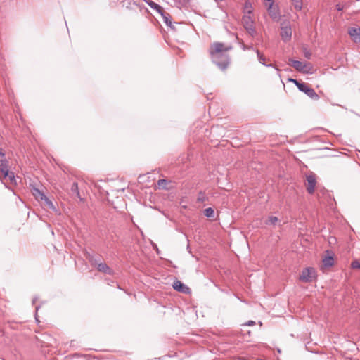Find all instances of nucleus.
Wrapping results in <instances>:
<instances>
[{
	"label": "nucleus",
	"mask_w": 360,
	"mask_h": 360,
	"mask_svg": "<svg viewBox=\"0 0 360 360\" xmlns=\"http://www.w3.org/2000/svg\"><path fill=\"white\" fill-rule=\"evenodd\" d=\"M335 7H336V9H337L338 11H342V10H343V6H342V5H341V4H337V5L335 6Z\"/></svg>",
	"instance_id": "nucleus-32"
},
{
	"label": "nucleus",
	"mask_w": 360,
	"mask_h": 360,
	"mask_svg": "<svg viewBox=\"0 0 360 360\" xmlns=\"http://www.w3.org/2000/svg\"><path fill=\"white\" fill-rule=\"evenodd\" d=\"M289 61L290 62L291 65L298 72H302V70H303V63L299 60H296L294 59H289Z\"/></svg>",
	"instance_id": "nucleus-15"
},
{
	"label": "nucleus",
	"mask_w": 360,
	"mask_h": 360,
	"mask_svg": "<svg viewBox=\"0 0 360 360\" xmlns=\"http://www.w3.org/2000/svg\"><path fill=\"white\" fill-rule=\"evenodd\" d=\"M315 278L316 271L311 267L304 269L300 276V280L305 283L311 282Z\"/></svg>",
	"instance_id": "nucleus-4"
},
{
	"label": "nucleus",
	"mask_w": 360,
	"mask_h": 360,
	"mask_svg": "<svg viewBox=\"0 0 360 360\" xmlns=\"http://www.w3.org/2000/svg\"><path fill=\"white\" fill-rule=\"evenodd\" d=\"M303 54H304V56L307 59H310L311 57V53L307 49H304Z\"/></svg>",
	"instance_id": "nucleus-29"
},
{
	"label": "nucleus",
	"mask_w": 360,
	"mask_h": 360,
	"mask_svg": "<svg viewBox=\"0 0 360 360\" xmlns=\"http://www.w3.org/2000/svg\"><path fill=\"white\" fill-rule=\"evenodd\" d=\"M241 48L243 51H246V50H255L252 47V46H246L244 44H242L241 45Z\"/></svg>",
	"instance_id": "nucleus-31"
},
{
	"label": "nucleus",
	"mask_w": 360,
	"mask_h": 360,
	"mask_svg": "<svg viewBox=\"0 0 360 360\" xmlns=\"http://www.w3.org/2000/svg\"><path fill=\"white\" fill-rule=\"evenodd\" d=\"M295 9L300 11L302 8V0H290Z\"/></svg>",
	"instance_id": "nucleus-22"
},
{
	"label": "nucleus",
	"mask_w": 360,
	"mask_h": 360,
	"mask_svg": "<svg viewBox=\"0 0 360 360\" xmlns=\"http://www.w3.org/2000/svg\"><path fill=\"white\" fill-rule=\"evenodd\" d=\"M204 214H205L207 217H214V211L213 208H212V207H208V208L205 209V210H204Z\"/></svg>",
	"instance_id": "nucleus-24"
},
{
	"label": "nucleus",
	"mask_w": 360,
	"mask_h": 360,
	"mask_svg": "<svg viewBox=\"0 0 360 360\" xmlns=\"http://www.w3.org/2000/svg\"><path fill=\"white\" fill-rule=\"evenodd\" d=\"M181 207L184 209H186L187 206L186 205H181Z\"/></svg>",
	"instance_id": "nucleus-38"
},
{
	"label": "nucleus",
	"mask_w": 360,
	"mask_h": 360,
	"mask_svg": "<svg viewBox=\"0 0 360 360\" xmlns=\"http://www.w3.org/2000/svg\"><path fill=\"white\" fill-rule=\"evenodd\" d=\"M97 269L100 272H103L108 275L113 274V271L105 263L101 262L98 264Z\"/></svg>",
	"instance_id": "nucleus-10"
},
{
	"label": "nucleus",
	"mask_w": 360,
	"mask_h": 360,
	"mask_svg": "<svg viewBox=\"0 0 360 360\" xmlns=\"http://www.w3.org/2000/svg\"><path fill=\"white\" fill-rule=\"evenodd\" d=\"M167 181L166 179H160L158 181V186L159 188H166Z\"/></svg>",
	"instance_id": "nucleus-26"
},
{
	"label": "nucleus",
	"mask_w": 360,
	"mask_h": 360,
	"mask_svg": "<svg viewBox=\"0 0 360 360\" xmlns=\"http://www.w3.org/2000/svg\"><path fill=\"white\" fill-rule=\"evenodd\" d=\"M160 14L162 15L165 23L167 26L171 27L172 29H174V25L172 23V19H171L170 15L168 13H166L164 11L162 13H160Z\"/></svg>",
	"instance_id": "nucleus-13"
},
{
	"label": "nucleus",
	"mask_w": 360,
	"mask_h": 360,
	"mask_svg": "<svg viewBox=\"0 0 360 360\" xmlns=\"http://www.w3.org/2000/svg\"><path fill=\"white\" fill-rule=\"evenodd\" d=\"M11 172H9V170H5L4 172H3L2 174H4V177L5 179L7 178V176L10 174Z\"/></svg>",
	"instance_id": "nucleus-33"
},
{
	"label": "nucleus",
	"mask_w": 360,
	"mask_h": 360,
	"mask_svg": "<svg viewBox=\"0 0 360 360\" xmlns=\"http://www.w3.org/2000/svg\"><path fill=\"white\" fill-rule=\"evenodd\" d=\"M307 191L309 193L312 194L314 192V188L316 184V176L314 174H310L307 176Z\"/></svg>",
	"instance_id": "nucleus-7"
},
{
	"label": "nucleus",
	"mask_w": 360,
	"mask_h": 360,
	"mask_svg": "<svg viewBox=\"0 0 360 360\" xmlns=\"http://www.w3.org/2000/svg\"><path fill=\"white\" fill-rule=\"evenodd\" d=\"M278 221V217H274V216H270L269 218H268V220L266 221V224H272V225H275L276 223Z\"/></svg>",
	"instance_id": "nucleus-25"
},
{
	"label": "nucleus",
	"mask_w": 360,
	"mask_h": 360,
	"mask_svg": "<svg viewBox=\"0 0 360 360\" xmlns=\"http://www.w3.org/2000/svg\"><path fill=\"white\" fill-rule=\"evenodd\" d=\"M298 89L307 94L309 98L313 100H318L319 98V95L316 93L314 89L309 87V86L305 83H302L298 86Z\"/></svg>",
	"instance_id": "nucleus-6"
},
{
	"label": "nucleus",
	"mask_w": 360,
	"mask_h": 360,
	"mask_svg": "<svg viewBox=\"0 0 360 360\" xmlns=\"http://www.w3.org/2000/svg\"><path fill=\"white\" fill-rule=\"evenodd\" d=\"M44 206H46L47 208L53 210V212H57V209L56 206L53 205L52 200L49 199L46 195H45V198L41 200Z\"/></svg>",
	"instance_id": "nucleus-12"
},
{
	"label": "nucleus",
	"mask_w": 360,
	"mask_h": 360,
	"mask_svg": "<svg viewBox=\"0 0 360 360\" xmlns=\"http://www.w3.org/2000/svg\"><path fill=\"white\" fill-rule=\"evenodd\" d=\"M322 262L325 267H330L334 264L333 257L331 255H326L323 258Z\"/></svg>",
	"instance_id": "nucleus-16"
},
{
	"label": "nucleus",
	"mask_w": 360,
	"mask_h": 360,
	"mask_svg": "<svg viewBox=\"0 0 360 360\" xmlns=\"http://www.w3.org/2000/svg\"><path fill=\"white\" fill-rule=\"evenodd\" d=\"M231 46H224L223 43H214L210 50V53L213 63L221 70L227 68L230 63L229 56L226 51L231 49Z\"/></svg>",
	"instance_id": "nucleus-1"
},
{
	"label": "nucleus",
	"mask_w": 360,
	"mask_h": 360,
	"mask_svg": "<svg viewBox=\"0 0 360 360\" xmlns=\"http://www.w3.org/2000/svg\"><path fill=\"white\" fill-rule=\"evenodd\" d=\"M0 162L1 173L4 172L5 170H8V161L6 158L1 159Z\"/></svg>",
	"instance_id": "nucleus-21"
},
{
	"label": "nucleus",
	"mask_w": 360,
	"mask_h": 360,
	"mask_svg": "<svg viewBox=\"0 0 360 360\" xmlns=\"http://www.w3.org/2000/svg\"><path fill=\"white\" fill-rule=\"evenodd\" d=\"M153 247L157 250V252L158 253L159 250H158V247H157V245L154 244V245H153Z\"/></svg>",
	"instance_id": "nucleus-37"
},
{
	"label": "nucleus",
	"mask_w": 360,
	"mask_h": 360,
	"mask_svg": "<svg viewBox=\"0 0 360 360\" xmlns=\"http://www.w3.org/2000/svg\"><path fill=\"white\" fill-rule=\"evenodd\" d=\"M256 53H257V58H258V60L259 62L262 64L264 66H266V67H272L273 65L272 64H266L265 63V58L264 56L259 52V51L258 49H255V50Z\"/></svg>",
	"instance_id": "nucleus-18"
},
{
	"label": "nucleus",
	"mask_w": 360,
	"mask_h": 360,
	"mask_svg": "<svg viewBox=\"0 0 360 360\" xmlns=\"http://www.w3.org/2000/svg\"><path fill=\"white\" fill-rule=\"evenodd\" d=\"M172 286H173V288L178 292L186 293V294L190 292V288L179 280L175 281L173 283Z\"/></svg>",
	"instance_id": "nucleus-8"
},
{
	"label": "nucleus",
	"mask_w": 360,
	"mask_h": 360,
	"mask_svg": "<svg viewBox=\"0 0 360 360\" xmlns=\"http://www.w3.org/2000/svg\"><path fill=\"white\" fill-rule=\"evenodd\" d=\"M253 324H255V322L253 321H249L248 323H247V325L248 326H252Z\"/></svg>",
	"instance_id": "nucleus-36"
},
{
	"label": "nucleus",
	"mask_w": 360,
	"mask_h": 360,
	"mask_svg": "<svg viewBox=\"0 0 360 360\" xmlns=\"http://www.w3.org/2000/svg\"><path fill=\"white\" fill-rule=\"evenodd\" d=\"M147 4L152 9L155 10L159 13L163 11V8H162V6L153 1L150 0L147 1Z\"/></svg>",
	"instance_id": "nucleus-17"
},
{
	"label": "nucleus",
	"mask_w": 360,
	"mask_h": 360,
	"mask_svg": "<svg viewBox=\"0 0 360 360\" xmlns=\"http://www.w3.org/2000/svg\"><path fill=\"white\" fill-rule=\"evenodd\" d=\"M244 15H250L253 13V7L252 3L249 0H246L243 7Z\"/></svg>",
	"instance_id": "nucleus-11"
},
{
	"label": "nucleus",
	"mask_w": 360,
	"mask_h": 360,
	"mask_svg": "<svg viewBox=\"0 0 360 360\" xmlns=\"http://www.w3.org/2000/svg\"><path fill=\"white\" fill-rule=\"evenodd\" d=\"M32 193L38 201L42 200L46 195L41 191L35 187L32 188Z\"/></svg>",
	"instance_id": "nucleus-14"
},
{
	"label": "nucleus",
	"mask_w": 360,
	"mask_h": 360,
	"mask_svg": "<svg viewBox=\"0 0 360 360\" xmlns=\"http://www.w3.org/2000/svg\"><path fill=\"white\" fill-rule=\"evenodd\" d=\"M6 179H8L11 181V183L16 184L15 175L13 172H11Z\"/></svg>",
	"instance_id": "nucleus-28"
},
{
	"label": "nucleus",
	"mask_w": 360,
	"mask_h": 360,
	"mask_svg": "<svg viewBox=\"0 0 360 360\" xmlns=\"http://www.w3.org/2000/svg\"><path fill=\"white\" fill-rule=\"evenodd\" d=\"M352 40L357 43L360 41V28L359 27H350L348 31Z\"/></svg>",
	"instance_id": "nucleus-9"
},
{
	"label": "nucleus",
	"mask_w": 360,
	"mask_h": 360,
	"mask_svg": "<svg viewBox=\"0 0 360 360\" xmlns=\"http://www.w3.org/2000/svg\"><path fill=\"white\" fill-rule=\"evenodd\" d=\"M281 37L283 41L287 42L291 39L292 29L288 22H283L281 24Z\"/></svg>",
	"instance_id": "nucleus-5"
},
{
	"label": "nucleus",
	"mask_w": 360,
	"mask_h": 360,
	"mask_svg": "<svg viewBox=\"0 0 360 360\" xmlns=\"http://www.w3.org/2000/svg\"><path fill=\"white\" fill-rule=\"evenodd\" d=\"M303 70H302V73L305 74H312L313 73V66L309 63H303Z\"/></svg>",
	"instance_id": "nucleus-19"
},
{
	"label": "nucleus",
	"mask_w": 360,
	"mask_h": 360,
	"mask_svg": "<svg viewBox=\"0 0 360 360\" xmlns=\"http://www.w3.org/2000/svg\"><path fill=\"white\" fill-rule=\"evenodd\" d=\"M264 4L267 8L270 17L274 20H278L280 18V12L278 6H274V1L264 0Z\"/></svg>",
	"instance_id": "nucleus-3"
},
{
	"label": "nucleus",
	"mask_w": 360,
	"mask_h": 360,
	"mask_svg": "<svg viewBox=\"0 0 360 360\" xmlns=\"http://www.w3.org/2000/svg\"><path fill=\"white\" fill-rule=\"evenodd\" d=\"M39 308H40V306L36 307V308H35L36 313L37 312V311L39 310ZM35 319L37 321H38L37 317V314H35Z\"/></svg>",
	"instance_id": "nucleus-35"
},
{
	"label": "nucleus",
	"mask_w": 360,
	"mask_h": 360,
	"mask_svg": "<svg viewBox=\"0 0 360 360\" xmlns=\"http://www.w3.org/2000/svg\"><path fill=\"white\" fill-rule=\"evenodd\" d=\"M87 258H88L89 261L90 262V263L91 264V265H93V266H98V264H100L98 262L100 261L99 257L89 254Z\"/></svg>",
	"instance_id": "nucleus-20"
},
{
	"label": "nucleus",
	"mask_w": 360,
	"mask_h": 360,
	"mask_svg": "<svg viewBox=\"0 0 360 360\" xmlns=\"http://www.w3.org/2000/svg\"><path fill=\"white\" fill-rule=\"evenodd\" d=\"M5 153L2 150V149L0 148V156L2 158V159L5 158Z\"/></svg>",
	"instance_id": "nucleus-34"
},
{
	"label": "nucleus",
	"mask_w": 360,
	"mask_h": 360,
	"mask_svg": "<svg viewBox=\"0 0 360 360\" xmlns=\"http://www.w3.org/2000/svg\"><path fill=\"white\" fill-rule=\"evenodd\" d=\"M37 300V297H34L32 300V302L34 303L36 302V300Z\"/></svg>",
	"instance_id": "nucleus-39"
},
{
	"label": "nucleus",
	"mask_w": 360,
	"mask_h": 360,
	"mask_svg": "<svg viewBox=\"0 0 360 360\" xmlns=\"http://www.w3.org/2000/svg\"><path fill=\"white\" fill-rule=\"evenodd\" d=\"M71 192L75 194L77 197H79V192L78 189V184L77 182H74L71 186Z\"/></svg>",
	"instance_id": "nucleus-23"
},
{
	"label": "nucleus",
	"mask_w": 360,
	"mask_h": 360,
	"mask_svg": "<svg viewBox=\"0 0 360 360\" xmlns=\"http://www.w3.org/2000/svg\"><path fill=\"white\" fill-rule=\"evenodd\" d=\"M288 81L290 82H292L293 84H295V85L298 88V86H300V84H302L303 82H298L297 79H292V78H289L288 79Z\"/></svg>",
	"instance_id": "nucleus-30"
},
{
	"label": "nucleus",
	"mask_w": 360,
	"mask_h": 360,
	"mask_svg": "<svg viewBox=\"0 0 360 360\" xmlns=\"http://www.w3.org/2000/svg\"><path fill=\"white\" fill-rule=\"evenodd\" d=\"M351 266L352 269H360V262L357 260H354L351 264Z\"/></svg>",
	"instance_id": "nucleus-27"
},
{
	"label": "nucleus",
	"mask_w": 360,
	"mask_h": 360,
	"mask_svg": "<svg viewBox=\"0 0 360 360\" xmlns=\"http://www.w3.org/2000/svg\"><path fill=\"white\" fill-rule=\"evenodd\" d=\"M242 23L245 30L252 36L256 34L255 21L250 15H244L242 18Z\"/></svg>",
	"instance_id": "nucleus-2"
}]
</instances>
